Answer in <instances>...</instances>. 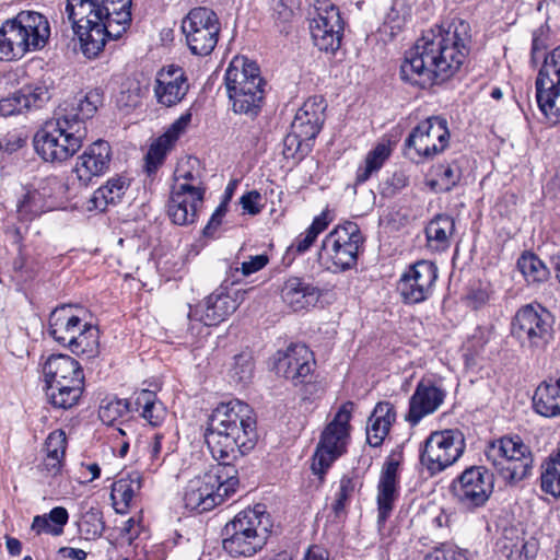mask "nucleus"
<instances>
[{"instance_id":"nucleus-1","label":"nucleus","mask_w":560,"mask_h":560,"mask_svg":"<svg viewBox=\"0 0 560 560\" xmlns=\"http://www.w3.org/2000/svg\"><path fill=\"white\" fill-rule=\"evenodd\" d=\"M470 26L463 20L425 31L405 55L400 77L405 82L428 88L452 78L469 52Z\"/></svg>"},{"instance_id":"nucleus-2","label":"nucleus","mask_w":560,"mask_h":560,"mask_svg":"<svg viewBox=\"0 0 560 560\" xmlns=\"http://www.w3.org/2000/svg\"><path fill=\"white\" fill-rule=\"evenodd\" d=\"M101 102V94L90 91L60 104L54 117L34 136L36 153L50 163H62L72 158L88 136L85 121L94 116Z\"/></svg>"},{"instance_id":"nucleus-3","label":"nucleus","mask_w":560,"mask_h":560,"mask_svg":"<svg viewBox=\"0 0 560 560\" xmlns=\"http://www.w3.org/2000/svg\"><path fill=\"white\" fill-rule=\"evenodd\" d=\"M203 436L217 460H234L248 453L257 441L253 408L238 399L220 404L209 415Z\"/></svg>"},{"instance_id":"nucleus-4","label":"nucleus","mask_w":560,"mask_h":560,"mask_svg":"<svg viewBox=\"0 0 560 560\" xmlns=\"http://www.w3.org/2000/svg\"><path fill=\"white\" fill-rule=\"evenodd\" d=\"M226 93L235 114L256 117L265 98V81L258 66L244 56L234 57L224 75Z\"/></svg>"},{"instance_id":"nucleus-5","label":"nucleus","mask_w":560,"mask_h":560,"mask_svg":"<svg viewBox=\"0 0 560 560\" xmlns=\"http://www.w3.org/2000/svg\"><path fill=\"white\" fill-rule=\"evenodd\" d=\"M49 34V24L43 14L20 12L0 27V60L18 59L30 50L44 47Z\"/></svg>"},{"instance_id":"nucleus-6","label":"nucleus","mask_w":560,"mask_h":560,"mask_svg":"<svg viewBox=\"0 0 560 560\" xmlns=\"http://www.w3.org/2000/svg\"><path fill=\"white\" fill-rule=\"evenodd\" d=\"M268 515L261 505L241 511L223 529V548L233 557H250L268 537Z\"/></svg>"},{"instance_id":"nucleus-7","label":"nucleus","mask_w":560,"mask_h":560,"mask_svg":"<svg viewBox=\"0 0 560 560\" xmlns=\"http://www.w3.org/2000/svg\"><path fill=\"white\" fill-rule=\"evenodd\" d=\"M555 316L544 305L532 302L518 307L510 323V334L521 348L540 353L555 338Z\"/></svg>"},{"instance_id":"nucleus-8","label":"nucleus","mask_w":560,"mask_h":560,"mask_svg":"<svg viewBox=\"0 0 560 560\" xmlns=\"http://www.w3.org/2000/svg\"><path fill=\"white\" fill-rule=\"evenodd\" d=\"M364 237L359 225L347 221L337 225L323 240L318 262L332 272H341L357 266Z\"/></svg>"},{"instance_id":"nucleus-9","label":"nucleus","mask_w":560,"mask_h":560,"mask_svg":"<svg viewBox=\"0 0 560 560\" xmlns=\"http://www.w3.org/2000/svg\"><path fill=\"white\" fill-rule=\"evenodd\" d=\"M486 457L497 474L509 485L527 478L533 469V455L520 436H503L491 442Z\"/></svg>"},{"instance_id":"nucleus-10","label":"nucleus","mask_w":560,"mask_h":560,"mask_svg":"<svg viewBox=\"0 0 560 560\" xmlns=\"http://www.w3.org/2000/svg\"><path fill=\"white\" fill-rule=\"evenodd\" d=\"M65 13L79 38L83 55L90 59L97 57L104 49L106 31L97 0H67Z\"/></svg>"},{"instance_id":"nucleus-11","label":"nucleus","mask_w":560,"mask_h":560,"mask_svg":"<svg viewBox=\"0 0 560 560\" xmlns=\"http://www.w3.org/2000/svg\"><path fill=\"white\" fill-rule=\"evenodd\" d=\"M353 409L354 404L352 401L342 404L322 432L312 463L313 472L319 476L320 479H323L331 464L347 452Z\"/></svg>"},{"instance_id":"nucleus-12","label":"nucleus","mask_w":560,"mask_h":560,"mask_svg":"<svg viewBox=\"0 0 560 560\" xmlns=\"http://www.w3.org/2000/svg\"><path fill=\"white\" fill-rule=\"evenodd\" d=\"M466 444L459 430L432 432L420 451V463L431 476L444 471L464 454Z\"/></svg>"},{"instance_id":"nucleus-13","label":"nucleus","mask_w":560,"mask_h":560,"mask_svg":"<svg viewBox=\"0 0 560 560\" xmlns=\"http://www.w3.org/2000/svg\"><path fill=\"white\" fill-rule=\"evenodd\" d=\"M182 31L192 55L208 56L218 44L221 23L213 10L198 7L183 19Z\"/></svg>"},{"instance_id":"nucleus-14","label":"nucleus","mask_w":560,"mask_h":560,"mask_svg":"<svg viewBox=\"0 0 560 560\" xmlns=\"http://www.w3.org/2000/svg\"><path fill=\"white\" fill-rule=\"evenodd\" d=\"M448 141L447 120L440 116H432L419 122L410 131L404 142V152L411 160L430 159L443 152Z\"/></svg>"},{"instance_id":"nucleus-15","label":"nucleus","mask_w":560,"mask_h":560,"mask_svg":"<svg viewBox=\"0 0 560 560\" xmlns=\"http://www.w3.org/2000/svg\"><path fill=\"white\" fill-rule=\"evenodd\" d=\"M539 109L556 125L560 122V46L544 58L535 81Z\"/></svg>"},{"instance_id":"nucleus-16","label":"nucleus","mask_w":560,"mask_h":560,"mask_svg":"<svg viewBox=\"0 0 560 560\" xmlns=\"http://www.w3.org/2000/svg\"><path fill=\"white\" fill-rule=\"evenodd\" d=\"M456 501L466 510L483 506L493 490V476L483 466L466 468L451 486Z\"/></svg>"},{"instance_id":"nucleus-17","label":"nucleus","mask_w":560,"mask_h":560,"mask_svg":"<svg viewBox=\"0 0 560 560\" xmlns=\"http://www.w3.org/2000/svg\"><path fill=\"white\" fill-rule=\"evenodd\" d=\"M439 277L436 265L419 260L406 269L397 282V292L405 304H419L430 299Z\"/></svg>"},{"instance_id":"nucleus-18","label":"nucleus","mask_w":560,"mask_h":560,"mask_svg":"<svg viewBox=\"0 0 560 560\" xmlns=\"http://www.w3.org/2000/svg\"><path fill=\"white\" fill-rule=\"evenodd\" d=\"M310 31L313 43L319 50H338L345 31V22L338 7L332 3L318 7L317 15L310 22Z\"/></svg>"},{"instance_id":"nucleus-19","label":"nucleus","mask_w":560,"mask_h":560,"mask_svg":"<svg viewBox=\"0 0 560 560\" xmlns=\"http://www.w3.org/2000/svg\"><path fill=\"white\" fill-rule=\"evenodd\" d=\"M314 365L313 352L302 343H294L285 351H279L275 363L278 375L291 381L294 385L308 383Z\"/></svg>"},{"instance_id":"nucleus-20","label":"nucleus","mask_w":560,"mask_h":560,"mask_svg":"<svg viewBox=\"0 0 560 560\" xmlns=\"http://www.w3.org/2000/svg\"><path fill=\"white\" fill-rule=\"evenodd\" d=\"M112 148L105 140L98 139L89 144L77 158L73 173L78 180L88 186L94 177H100L109 171Z\"/></svg>"},{"instance_id":"nucleus-21","label":"nucleus","mask_w":560,"mask_h":560,"mask_svg":"<svg viewBox=\"0 0 560 560\" xmlns=\"http://www.w3.org/2000/svg\"><path fill=\"white\" fill-rule=\"evenodd\" d=\"M190 121L191 113L187 110L150 144L144 158V170L148 175L155 174L164 164L167 154L174 149L179 137L187 130Z\"/></svg>"},{"instance_id":"nucleus-22","label":"nucleus","mask_w":560,"mask_h":560,"mask_svg":"<svg viewBox=\"0 0 560 560\" xmlns=\"http://www.w3.org/2000/svg\"><path fill=\"white\" fill-rule=\"evenodd\" d=\"M399 462L388 457L381 470L377 483V525L383 527L399 497Z\"/></svg>"},{"instance_id":"nucleus-23","label":"nucleus","mask_w":560,"mask_h":560,"mask_svg":"<svg viewBox=\"0 0 560 560\" xmlns=\"http://www.w3.org/2000/svg\"><path fill=\"white\" fill-rule=\"evenodd\" d=\"M188 90L187 77L180 67L172 65L158 72L153 92L161 106H176L185 98Z\"/></svg>"},{"instance_id":"nucleus-24","label":"nucleus","mask_w":560,"mask_h":560,"mask_svg":"<svg viewBox=\"0 0 560 560\" xmlns=\"http://www.w3.org/2000/svg\"><path fill=\"white\" fill-rule=\"evenodd\" d=\"M237 306L236 300L228 293L226 288L219 287L195 306L189 317L198 319L208 327L217 326L233 314Z\"/></svg>"},{"instance_id":"nucleus-25","label":"nucleus","mask_w":560,"mask_h":560,"mask_svg":"<svg viewBox=\"0 0 560 560\" xmlns=\"http://www.w3.org/2000/svg\"><path fill=\"white\" fill-rule=\"evenodd\" d=\"M205 196L192 186H178L172 188L167 214L177 225H189L196 222L198 212L202 207Z\"/></svg>"},{"instance_id":"nucleus-26","label":"nucleus","mask_w":560,"mask_h":560,"mask_svg":"<svg viewBox=\"0 0 560 560\" xmlns=\"http://www.w3.org/2000/svg\"><path fill=\"white\" fill-rule=\"evenodd\" d=\"M45 85H26L13 94L0 100V115L10 117L33 108H40L50 98Z\"/></svg>"},{"instance_id":"nucleus-27","label":"nucleus","mask_w":560,"mask_h":560,"mask_svg":"<svg viewBox=\"0 0 560 560\" xmlns=\"http://www.w3.org/2000/svg\"><path fill=\"white\" fill-rule=\"evenodd\" d=\"M97 5L106 27L105 42L119 38L131 22V0H97Z\"/></svg>"},{"instance_id":"nucleus-28","label":"nucleus","mask_w":560,"mask_h":560,"mask_svg":"<svg viewBox=\"0 0 560 560\" xmlns=\"http://www.w3.org/2000/svg\"><path fill=\"white\" fill-rule=\"evenodd\" d=\"M445 396L442 388L431 383L420 382L410 397L406 420L411 424H417L422 418L436 411Z\"/></svg>"},{"instance_id":"nucleus-29","label":"nucleus","mask_w":560,"mask_h":560,"mask_svg":"<svg viewBox=\"0 0 560 560\" xmlns=\"http://www.w3.org/2000/svg\"><path fill=\"white\" fill-rule=\"evenodd\" d=\"M205 475L190 479L184 488L183 501L188 511L203 513L221 504V494L210 485Z\"/></svg>"},{"instance_id":"nucleus-30","label":"nucleus","mask_w":560,"mask_h":560,"mask_svg":"<svg viewBox=\"0 0 560 560\" xmlns=\"http://www.w3.org/2000/svg\"><path fill=\"white\" fill-rule=\"evenodd\" d=\"M320 296L318 287L299 277H290L281 289L283 302L294 312L314 306Z\"/></svg>"},{"instance_id":"nucleus-31","label":"nucleus","mask_w":560,"mask_h":560,"mask_svg":"<svg viewBox=\"0 0 560 560\" xmlns=\"http://www.w3.org/2000/svg\"><path fill=\"white\" fill-rule=\"evenodd\" d=\"M78 311L72 305H62L55 308L49 316V334L65 347L74 340L83 324Z\"/></svg>"},{"instance_id":"nucleus-32","label":"nucleus","mask_w":560,"mask_h":560,"mask_svg":"<svg viewBox=\"0 0 560 560\" xmlns=\"http://www.w3.org/2000/svg\"><path fill=\"white\" fill-rule=\"evenodd\" d=\"M142 481V475L135 470L121 476L112 485L110 499L117 513L126 514L136 504Z\"/></svg>"},{"instance_id":"nucleus-33","label":"nucleus","mask_w":560,"mask_h":560,"mask_svg":"<svg viewBox=\"0 0 560 560\" xmlns=\"http://www.w3.org/2000/svg\"><path fill=\"white\" fill-rule=\"evenodd\" d=\"M396 420V411L389 401H380L374 407L366 423V442L372 447H378L388 435Z\"/></svg>"},{"instance_id":"nucleus-34","label":"nucleus","mask_w":560,"mask_h":560,"mask_svg":"<svg viewBox=\"0 0 560 560\" xmlns=\"http://www.w3.org/2000/svg\"><path fill=\"white\" fill-rule=\"evenodd\" d=\"M45 383L84 382V373L78 361L67 354H51L43 365Z\"/></svg>"},{"instance_id":"nucleus-35","label":"nucleus","mask_w":560,"mask_h":560,"mask_svg":"<svg viewBox=\"0 0 560 560\" xmlns=\"http://www.w3.org/2000/svg\"><path fill=\"white\" fill-rule=\"evenodd\" d=\"M45 394L48 401L60 409H70L75 406L83 392L84 382L72 381L71 383H45Z\"/></svg>"},{"instance_id":"nucleus-36","label":"nucleus","mask_w":560,"mask_h":560,"mask_svg":"<svg viewBox=\"0 0 560 560\" xmlns=\"http://www.w3.org/2000/svg\"><path fill=\"white\" fill-rule=\"evenodd\" d=\"M533 407L544 417H560V377L538 385L533 397Z\"/></svg>"},{"instance_id":"nucleus-37","label":"nucleus","mask_w":560,"mask_h":560,"mask_svg":"<svg viewBox=\"0 0 560 560\" xmlns=\"http://www.w3.org/2000/svg\"><path fill=\"white\" fill-rule=\"evenodd\" d=\"M207 471L205 477L210 480L212 488L221 494V501L233 494L238 486L237 469L231 464L232 460H219Z\"/></svg>"},{"instance_id":"nucleus-38","label":"nucleus","mask_w":560,"mask_h":560,"mask_svg":"<svg viewBox=\"0 0 560 560\" xmlns=\"http://www.w3.org/2000/svg\"><path fill=\"white\" fill-rule=\"evenodd\" d=\"M501 550L508 560H534L537 542L526 540L516 529H506L501 540Z\"/></svg>"},{"instance_id":"nucleus-39","label":"nucleus","mask_w":560,"mask_h":560,"mask_svg":"<svg viewBox=\"0 0 560 560\" xmlns=\"http://www.w3.org/2000/svg\"><path fill=\"white\" fill-rule=\"evenodd\" d=\"M127 186L122 177L109 178L104 186L93 192L88 201V209L104 211L108 206L116 205L125 195Z\"/></svg>"},{"instance_id":"nucleus-40","label":"nucleus","mask_w":560,"mask_h":560,"mask_svg":"<svg viewBox=\"0 0 560 560\" xmlns=\"http://www.w3.org/2000/svg\"><path fill=\"white\" fill-rule=\"evenodd\" d=\"M460 178V166L457 161H452L433 167L427 185L435 192H446L452 190Z\"/></svg>"},{"instance_id":"nucleus-41","label":"nucleus","mask_w":560,"mask_h":560,"mask_svg":"<svg viewBox=\"0 0 560 560\" xmlns=\"http://www.w3.org/2000/svg\"><path fill=\"white\" fill-rule=\"evenodd\" d=\"M454 229L455 223L450 215H436L425 228L428 245L436 250L445 249L450 244V236Z\"/></svg>"},{"instance_id":"nucleus-42","label":"nucleus","mask_w":560,"mask_h":560,"mask_svg":"<svg viewBox=\"0 0 560 560\" xmlns=\"http://www.w3.org/2000/svg\"><path fill=\"white\" fill-rule=\"evenodd\" d=\"M135 406L136 411L140 412L141 417L153 427L161 424L165 418V408L152 390L142 389L137 393Z\"/></svg>"},{"instance_id":"nucleus-43","label":"nucleus","mask_w":560,"mask_h":560,"mask_svg":"<svg viewBox=\"0 0 560 560\" xmlns=\"http://www.w3.org/2000/svg\"><path fill=\"white\" fill-rule=\"evenodd\" d=\"M362 486V478L357 471L352 470L342 475L331 504V510L337 516L345 512L354 493L360 491Z\"/></svg>"},{"instance_id":"nucleus-44","label":"nucleus","mask_w":560,"mask_h":560,"mask_svg":"<svg viewBox=\"0 0 560 560\" xmlns=\"http://www.w3.org/2000/svg\"><path fill=\"white\" fill-rule=\"evenodd\" d=\"M72 353L93 357L98 352V329L83 323L74 340L68 346Z\"/></svg>"},{"instance_id":"nucleus-45","label":"nucleus","mask_w":560,"mask_h":560,"mask_svg":"<svg viewBox=\"0 0 560 560\" xmlns=\"http://www.w3.org/2000/svg\"><path fill=\"white\" fill-rule=\"evenodd\" d=\"M540 487L545 493L560 498V447L541 466Z\"/></svg>"},{"instance_id":"nucleus-46","label":"nucleus","mask_w":560,"mask_h":560,"mask_svg":"<svg viewBox=\"0 0 560 560\" xmlns=\"http://www.w3.org/2000/svg\"><path fill=\"white\" fill-rule=\"evenodd\" d=\"M517 268L528 283H540L549 278V269L533 253H524L517 260Z\"/></svg>"},{"instance_id":"nucleus-47","label":"nucleus","mask_w":560,"mask_h":560,"mask_svg":"<svg viewBox=\"0 0 560 560\" xmlns=\"http://www.w3.org/2000/svg\"><path fill=\"white\" fill-rule=\"evenodd\" d=\"M389 148L384 143H378L370 151L364 160V164L358 167L355 183L363 184L374 172H377L388 159Z\"/></svg>"},{"instance_id":"nucleus-48","label":"nucleus","mask_w":560,"mask_h":560,"mask_svg":"<svg viewBox=\"0 0 560 560\" xmlns=\"http://www.w3.org/2000/svg\"><path fill=\"white\" fill-rule=\"evenodd\" d=\"M322 125L304 122L303 120L293 119L291 125V132L284 139V154L291 155L289 151L291 145L298 144L300 147L303 141L313 140L320 131Z\"/></svg>"},{"instance_id":"nucleus-49","label":"nucleus","mask_w":560,"mask_h":560,"mask_svg":"<svg viewBox=\"0 0 560 560\" xmlns=\"http://www.w3.org/2000/svg\"><path fill=\"white\" fill-rule=\"evenodd\" d=\"M131 410L127 399L113 398L104 400L98 409L100 420L107 425H114L119 419L126 417Z\"/></svg>"},{"instance_id":"nucleus-50","label":"nucleus","mask_w":560,"mask_h":560,"mask_svg":"<svg viewBox=\"0 0 560 560\" xmlns=\"http://www.w3.org/2000/svg\"><path fill=\"white\" fill-rule=\"evenodd\" d=\"M411 18V7L406 0H393L384 19V25L389 27L394 35L400 31Z\"/></svg>"},{"instance_id":"nucleus-51","label":"nucleus","mask_w":560,"mask_h":560,"mask_svg":"<svg viewBox=\"0 0 560 560\" xmlns=\"http://www.w3.org/2000/svg\"><path fill=\"white\" fill-rule=\"evenodd\" d=\"M45 211V200L38 190H27L18 203V213L22 220L30 221Z\"/></svg>"},{"instance_id":"nucleus-52","label":"nucleus","mask_w":560,"mask_h":560,"mask_svg":"<svg viewBox=\"0 0 560 560\" xmlns=\"http://www.w3.org/2000/svg\"><path fill=\"white\" fill-rule=\"evenodd\" d=\"M294 0H272V18L279 32L289 31L294 18Z\"/></svg>"},{"instance_id":"nucleus-53","label":"nucleus","mask_w":560,"mask_h":560,"mask_svg":"<svg viewBox=\"0 0 560 560\" xmlns=\"http://www.w3.org/2000/svg\"><path fill=\"white\" fill-rule=\"evenodd\" d=\"M141 101V86L138 81L126 80L121 83L116 96V104L119 108L131 109L137 107Z\"/></svg>"},{"instance_id":"nucleus-54","label":"nucleus","mask_w":560,"mask_h":560,"mask_svg":"<svg viewBox=\"0 0 560 560\" xmlns=\"http://www.w3.org/2000/svg\"><path fill=\"white\" fill-rule=\"evenodd\" d=\"M325 104L320 97H311L304 102L295 114L294 119L316 125H323Z\"/></svg>"},{"instance_id":"nucleus-55","label":"nucleus","mask_w":560,"mask_h":560,"mask_svg":"<svg viewBox=\"0 0 560 560\" xmlns=\"http://www.w3.org/2000/svg\"><path fill=\"white\" fill-rule=\"evenodd\" d=\"M254 363L250 355L241 353L234 357V363L230 370L231 378L241 384H246L253 376Z\"/></svg>"},{"instance_id":"nucleus-56","label":"nucleus","mask_w":560,"mask_h":560,"mask_svg":"<svg viewBox=\"0 0 560 560\" xmlns=\"http://www.w3.org/2000/svg\"><path fill=\"white\" fill-rule=\"evenodd\" d=\"M38 269V264L34 259L25 256L22 252H20L19 256L13 260L12 270L14 277L21 282L33 279Z\"/></svg>"},{"instance_id":"nucleus-57","label":"nucleus","mask_w":560,"mask_h":560,"mask_svg":"<svg viewBox=\"0 0 560 560\" xmlns=\"http://www.w3.org/2000/svg\"><path fill=\"white\" fill-rule=\"evenodd\" d=\"M79 529L85 539H95L102 536L105 524L98 513L90 512L83 516Z\"/></svg>"},{"instance_id":"nucleus-58","label":"nucleus","mask_w":560,"mask_h":560,"mask_svg":"<svg viewBox=\"0 0 560 560\" xmlns=\"http://www.w3.org/2000/svg\"><path fill=\"white\" fill-rule=\"evenodd\" d=\"M424 560H469L467 550L452 545H443L428 553Z\"/></svg>"},{"instance_id":"nucleus-59","label":"nucleus","mask_w":560,"mask_h":560,"mask_svg":"<svg viewBox=\"0 0 560 560\" xmlns=\"http://www.w3.org/2000/svg\"><path fill=\"white\" fill-rule=\"evenodd\" d=\"M409 184V178L405 172H395L382 185L381 194L384 197H393L401 191Z\"/></svg>"},{"instance_id":"nucleus-60","label":"nucleus","mask_w":560,"mask_h":560,"mask_svg":"<svg viewBox=\"0 0 560 560\" xmlns=\"http://www.w3.org/2000/svg\"><path fill=\"white\" fill-rule=\"evenodd\" d=\"M178 186H192L203 196L206 192V188L203 187L201 179L194 175L190 171H184L182 168L176 170L175 183L173 184L172 188H177Z\"/></svg>"},{"instance_id":"nucleus-61","label":"nucleus","mask_w":560,"mask_h":560,"mask_svg":"<svg viewBox=\"0 0 560 560\" xmlns=\"http://www.w3.org/2000/svg\"><path fill=\"white\" fill-rule=\"evenodd\" d=\"M261 195L257 190H250L246 194H244L241 199L240 203L242 206V209L252 215H256L261 211L262 206L260 205Z\"/></svg>"},{"instance_id":"nucleus-62","label":"nucleus","mask_w":560,"mask_h":560,"mask_svg":"<svg viewBox=\"0 0 560 560\" xmlns=\"http://www.w3.org/2000/svg\"><path fill=\"white\" fill-rule=\"evenodd\" d=\"M26 143V136L22 132H8L0 139V150L12 153L24 147Z\"/></svg>"},{"instance_id":"nucleus-63","label":"nucleus","mask_w":560,"mask_h":560,"mask_svg":"<svg viewBox=\"0 0 560 560\" xmlns=\"http://www.w3.org/2000/svg\"><path fill=\"white\" fill-rule=\"evenodd\" d=\"M63 464H65V462H62L60 459H55V458H49V457L44 456L42 463L37 466V470L46 479L55 478L61 474Z\"/></svg>"},{"instance_id":"nucleus-64","label":"nucleus","mask_w":560,"mask_h":560,"mask_svg":"<svg viewBox=\"0 0 560 560\" xmlns=\"http://www.w3.org/2000/svg\"><path fill=\"white\" fill-rule=\"evenodd\" d=\"M316 236L313 234V232H310L307 229L305 232L301 233L293 241L291 246L289 247V252L302 255L306 253L311 246L316 241Z\"/></svg>"}]
</instances>
